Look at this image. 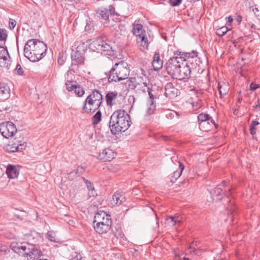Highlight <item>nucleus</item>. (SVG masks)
<instances>
[{
  "instance_id": "1",
  "label": "nucleus",
  "mask_w": 260,
  "mask_h": 260,
  "mask_svg": "<svg viewBox=\"0 0 260 260\" xmlns=\"http://www.w3.org/2000/svg\"><path fill=\"white\" fill-rule=\"evenodd\" d=\"M131 124L130 116L124 110H117L111 116L109 126L111 133L114 135L125 132Z\"/></svg>"
},
{
  "instance_id": "2",
  "label": "nucleus",
  "mask_w": 260,
  "mask_h": 260,
  "mask_svg": "<svg viewBox=\"0 0 260 260\" xmlns=\"http://www.w3.org/2000/svg\"><path fill=\"white\" fill-rule=\"evenodd\" d=\"M47 46L42 41L37 39L27 41L24 48V55L30 61H38L46 54Z\"/></svg>"
},
{
  "instance_id": "3",
  "label": "nucleus",
  "mask_w": 260,
  "mask_h": 260,
  "mask_svg": "<svg viewBox=\"0 0 260 260\" xmlns=\"http://www.w3.org/2000/svg\"><path fill=\"white\" fill-rule=\"evenodd\" d=\"M130 69L128 63L123 60L115 63L110 70L109 74V82H118L128 79Z\"/></svg>"
},
{
  "instance_id": "4",
  "label": "nucleus",
  "mask_w": 260,
  "mask_h": 260,
  "mask_svg": "<svg viewBox=\"0 0 260 260\" xmlns=\"http://www.w3.org/2000/svg\"><path fill=\"white\" fill-rule=\"evenodd\" d=\"M103 103V95L98 90H94L84 101L83 110L87 113H93L98 110Z\"/></svg>"
},
{
  "instance_id": "5",
  "label": "nucleus",
  "mask_w": 260,
  "mask_h": 260,
  "mask_svg": "<svg viewBox=\"0 0 260 260\" xmlns=\"http://www.w3.org/2000/svg\"><path fill=\"white\" fill-rule=\"evenodd\" d=\"M183 61L187 64V66L192 70L196 69L199 67L201 61L198 57V52L197 51H192L191 52H183L181 55Z\"/></svg>"
},
{
  "instance_id": "6",
  "label": "nucleus",
  "mask_w": 260,
  "mask_h": 260,
  "mask_svg": "<svg viewBox=\"0 0 260 260\" xmlns=\"http://www.w3.org/2000/svg\"><path fill=\"white\" fill-rule=\"evenodd\" d=\"M182 56L171 57L165 64L167 72L170 76L174 77L175 75L182 64Z\"/></svg>"
},
{
  "instance_id": "7",
  "label": "nucleus",
  "mask_w": 260,
  "mask_h": 260,
  "mask_svg": "<svg viewBox=\"0 0 260 260\" xmlns=\"http://www.w3.org/2000/svg\"><path fill=\"white\" fill-rule=\"evenodd\" d=\"M17 131L16 126L12 122L8 121L0 124V133L6 138L13 137Z\"/></svg>"
},
{
  "instance_id": "8",
  "label": "nucleus",
  "mask_w": 260,
  "mask_h": 260,
  "mask_svg": "<svg viewBox=\"0 0 260 260\" xmlns=\"http://www.w3.org/2000/svg\"><path fill=\"white\" fill-rule=\"evenodd\" d=\"M180 66L174 78L179 80L188 78L190 77L192 70L187 66V64H185L183 61L182 62V64Z\"/></svg>"
},
{
  "instance_id": "9",
  "label": "nucleus",
  "mask_w": 260,
  "mask_h": 260,
  "mask_svg": "<svg viewBox=\"0 0 260 260\" xmlns=\"http://www.w3.org/2000/svg\"><path fill=\"white\" fill-rule=\"evenodd\" d=\"M116 155V153L113 150L107 148L99 153L98 159L104 162L110 161L115 158Z\"/></svg>"
},
{
  "instance_id": "10",
  "label": "nucleus",
  "mask_w": 260,
  "mask_h": 260,
  "mask_svg": "<svg viewBox=\"0 0 260 260\" xmlns=\"http://www.w3.org/2000/svg\"><path fill=\"white\" fill-rule=\"evenodd\" d=\"M28 246L29 245L27 243L12 242L11 244L10 248L15 252L24 255V253H25L26 250H29Z\"/></svg>"
},
{
  "instance_id": "11",
  "label": "nucleus",
  "mask_w": 260,
  "mask_h": 260,
  "mask_svg": "<svg viewBox=\"0 0 260 260\" xmlns=\"http://www.w3.org/2000/svg\"><path fill=\"white\" fill-rule=\"evenodd\" d=\"M21 142L20 141H17L16 142H13L12 144H8L5 147V149L9 153L21 151L25 147L24 143H21Z\"/></svg>"
},
{
  "instance_id": "12",
  "label": "nucleus",
  "mask_w": 260,
  "mask_h": 260,
  "mask_svg": "<svg viewBox=\"0 0 260 260\" xmlns=\"http://www.w3.org/2000/svg\"><path fill=\"white\" fill-rule=\"evenodd\" d=\"M106 222L107 223H112L110 216L107 215L105 212L101 211L98 212L94 216L93 223H101L102 222L105 223Z\"/></svg>"
},
{
  "instance_id": "13",
  "label": "nucleus",
  "mask_w": 260,
  "mask_h": 260,
  "mask_svg": "<svg viewBox=\"0 0 260 260\" xmlns=\"http://www.w3.org/2000/svg\"><path fill=\"white\" fill-rule=\"evenodd\" d=\"M10 58L7 49L0 46V66L2 67H7Z\"/></svg>"
},
{
  "instance_id": "14",
  "label": "nucleus",
  "mask_w": 260,
  "mask_h": 260,
  "mask_svg": "<svg viewBox=\"0 0 260 260\" xmlns=\"http://www.w3.org/2000/svg\"><path fill=\"white\" fill-rule=\"evenodd\" d=\"M28 248L29 250H26L25 253H24V256L29 257L31 260H38L41 255V251L35 248L33 245H29Z\"/></svg>"
},
{
  "instance_id": "15",
  "label": "nucleus",
  "mask_w": 260,
  "mask_h": 260,
  "mask_svg": "<svg viewBox=\"0 0 260 260\" xmlns=\"http://www.w3.org/2000/svg\"><path fill=\"white\" fill-rule=\"evenodd\" d=\"M137 90L145 93L147 89V79L145 74L143 76H137Z\"/></svg>"
},
{
  "instance_id": "16",
  "label": "nucleus",
  "mask_w": 260,
  "mask_h": 260,
  "mask_svg": "<svg viewBox=\"0 0 260 260\" xmlns=\"http://www.w3.org/2000/svg\"><path fill=\"white\" fill-rule=\"evenodd\" d=\"M94 229L96 233L99 234H104L107 233L110 231L111 226V223H104L103 222L101 223H93Z\"/></svg>"
},
{
  "instance_id": "17",
  "label": "nucleus",
  "mask_w": 260,
  "mask_h": 260,
  "mask_svg": "<svg viewBox=\"0 0 260 260\" xmlns=\"http://www.w3.org/2000/svg\"><path fill=\"white\" fill-rule=\"evenodd\" d=\"M165 94L166 97L169 98H174L178 94V89L176 88L172 83H167L165 87Z\"/></svg>"
},
{
  "instance_id": "18",
  "label": "nucleus",
  "mask_w": 260,
  "mask_h": 260,
  "mask_svg": "<svg viewBox=\"0 0 260 260\" xmlns=\"http://www.w3.org/2000/svg\"><path fill=\"white\" fill-rule=\"evenodd\" d=\"M226 181H223L221 185L224 186L226 185ZM220 186L221 185H218L215 189L210 192L213 199H216V200H220L222 199L223 192Z\"/></svg>"
},
{
  "instance_id": "19",
  "label": "nucleus",
  "mask_w": 260,
  "mask_h": 260,
  "mask_svg": "<svg viewBox=\"0 0 260 260\" xmlns=\"http://www.w3.org/2000/svg\"><path fill=\"white\" fill-rule=\"evenodd\" d=\"M19 173L18 167L12 165H8L7 167L6 174L10 179L17 178Z\"/></svg>"
},
{
  "instance_id": "20",
  "label": "nucleus",
  "mask_w": 260,
  "mask_h": 260,
  "mask_svg": "<svg viewBox=\"0 0 260 260\" xmlns=\"http://www.w3.org/2000/svg\"><path fill=\"white\" fill-rule=\"evenodd\" d=\"M137 42L141 50L148 49L149 43L146 33L137 37Z\"/></svg>"
},
{
  "instance_id": "21",
  "label": "nucleus",
  "mask_w": 260,
  "mask_h": 260,
  "mask_svg": "<svg viewBox=\"0 0 260 260\" xmlns=\"http://www.w3.org/2000/svg\"><path fill=\"white\" fill-rule=\"evenodd\" d=\"M10 88L7 84H0V102L8 99L10 96Z\"/></svg>"
},
{
  "instance_id": "22",
  "label": "nucleus",
  "mask_w": 260,
  "mask_h": 260,
  "mask_svg": "<svg viewBox=\"0 0 260 260\" xmlns=\"http://www.w3.org/2000/svg\"><path fill=\"white\" fill-rule=\"evenodd\" d=\"M152 65L155 71H158L163 66V60L160 59L159 53H155L153 56Z\"/></svg>"
},
{
  "instance_id": "23",
  "label": "nucleus",
  "mask_w": 260,
  "mask_h": 260,
  "mask_svg": "<svg viewBox=\"0 0 260 260\" xmlns=\"http://www.w3.org/2000/svg\"><path fill=\"white\" fill-rule=\"evenodd\" d=\"M103 45V40L102 39H98L93 41L89 45V48L92 51H101Z\"/></svg>"
},
{
  "instance_id": "24",
  "label": "nucleus",
  "mask_w": 260,
  "mask_h": 260,
  "mask_svg": "<svg viewBox=\"0 0 260 260\" xmlns=\"http://www.w3.org/2000/svg\"><path fill=\"white\" fill-rule=\"evenodd\" d=\"M117 97V93L115 91L108 92L105 96L107 106L112 107L115 104V100Z\"/></svg>"
},
{
  "instance_id": "25",
  "label": "nucleus",
  "mask_w": 260,
  "mask_h": 260,
  "mask_svg": "<svg viewBox=\"0 0 260 260\" xmlns=\"http://www.w3.org/2000/svg\"><path fill=\"white\" fill-rule=\"evenodd\" d=\"M102 49L101 52L104 55L112 56L114 54V51L111 45L107 42L103 40V45L102 46Z\"/></svg>"
},
{
  "instance_id": "26",
  "label": "nucleus",
  "mask_w": 260,
  "mask_h": 260,
  "mask_svg": "<svg viewBox=\"0 0 260 260\" xmlns=\"http://www.w3.org/2000/svg\"><path fill=\"white\" fill-rule=\"evenodd\" d=\"M132 32L136 37L146 33L145 30L143 29V25L137 23V21H135L133 24Z\"/></svg>"
},
{
  "instance_id": "27",
  "label": "nucleus",
  "mask_w": 260,
  "mask_h": 260,
  "mask_svg": "<svg viewBox=\"0 0 260 260\" xmlns=\"http://www.w3.org/2000/svg\"><path fill=\"white\" fill-rule=\"evenodd\" d=\"M124 200V197L120 192H116L112 197V204L114 205H120Z\"/></svg>"
},
{
  "instance_id": "28",
  "label": "nucleus",
  "mask_w": 260,
  "mask_h": 260,
  "mask_svg": "<svg viewBox=\"0 0 260 260\" xmlns=\"http://www.w3.org/2000/svg\"><path fill=\"white\" fill-rule=\"evenodd\" d=\"M179 164V170L174 171L172 175L171 176V181L172 183L175 182L177 179L181 176L182 171L184 169V167L180 161L178 162Z\"/></svg>"
},
{
  "instance_id": "29",
  "label": "nucleus",
  "mask_w": 260,
  "mask_h": 260,
  "mask_svg": "<svg viewBox=\"0 0 260 260\" xmlns=\"http://www.w3.org/2000/svg\"><path fill=\"white\" fill-rule=\"evenodd\" d=\"M198 119L199 121L200 126H201L202 124L204 122H207L208 124H209L210 121H211L212 123H214V121L213 119H210V117L208 114L201 113L198 116Z\"/></svg>"
},
{
  "instance_id": "30",
  "label": "nucleus",
  "mask_w": 260,
  "mask_h": 260,
  "mask_svg": "<svg viewBox=\"0 0 260 260\" xmlns=\"http://www.w3.org/2000/svg\"><path fill=\"white\" fill-rule=\"evenodd\" d=\"M73 62H76L78 64H82L84 63V57L79 51H76L72 56Z\"/></svg>"
},
{
  "instance_id": "31",
  "label": "nucleus",
  "mask_w": 260,
  "mask_h": 260,
  "mask_svg": "<svg viewBox=\"0 0 260 260\" xmlns=\"http://www.w3.org/2000/svg\"><path fill=\"white\" fill-rule=\"evenodd\" d=\"M82 179H83V180L84 181V182L86 183L87 188L88 190H89V192H88L89 196L90 197H94L96 194V193L94 190V186H93L92 183H91L90 181H88V180H87L86 179H85L84 177H83Z\"/></svg>"
},
{
  "instance_id": "32",
  "label": "nucleus",
  "mask_w": 260,
  "mask_h": 260,
  "mask_svg": "<svg viewBox=\"0 0 260 260\" xmlns=\"http://www.w3.org/2000/svg\"><path fill=\"white\" fill-rule=\"evenodd\" d=\"M218 88L221 96L226 95L229 90L228 85L224 82L219 83Z\"/></svg>"
},
{
  "instance_id": "33",
  "label": "nucleus",
  "mask_w": 260,
  "mask_h": 260,
  "mask_svg": "<svg viewBox=\"0 0 260 260\" xmlns=\"http://www.w3.org/2000/svg\"><path fill=\"white\" fill-rule=\"evenodd\" d=\"M85 171V169L83 167L79 166L76 169L70 172L69 177H74L75 176H80Z\"/></svg>"
},
{
  "instance_id": "34",
  "label": "nucleus",
  "mask_w": 260,
  "mask_h": 260,
  "mask_svg": "<svg viewBox=\"0 0 260 260\" xmlns=\"http://www.w3.org/2000/svg\"><path fill=\"white\" fill-rule=\"evenodd\" d=\"M137 77L135 78H129L127 83L129 87L133 89L137 90Z\"/></svg>"
},
{
  "instance_id": "35",
  "label": "nucleus",
  "mask_w": 260,
  "mask_h": 260,
  "mask_svg": "<svg viewBox=\"0 0 260 260\" xmlns=\"http://www.w3.org/2000/svg\"><path fill=\"white\" fill-rule=\"evenodd\" d=\"M155 110V105L154 102L149 101L148 102L147 108L146 109V114L148 116L152 115Z\"/></svg>"
},
{
  "instance_id": "36",
  "label": "nucleus",
  "mask_w": 260,
  "mask_h": 260,
  "mask_svg": "<svg viewBox=\"0 0 260 260\" xmlns=\"http://www.w3.org/2000/svg\"><path fill=\"white\" fill-rule=\"evenodd\" d=\"M97 14H99L102 19L107 20L109 18V14L107 9H100L97 11Z\"/></svg>"
},
{
  "instance_id": "37",
  "label": "nucleus",
  "mask_w": 260,
  "mask_h": 260,
  "mask_svg": "<svg viewBox=\"0 0 260 260\" xmlns=\"http://www.w3.org/2000/svg\"><path fill=\"white\" fill-rule=\"evenodd\" d=\"M102 113L100 111H98L92 117V124H98L101 120Z\"/></svg>"
},
{
  "instance_id": "38",
  "label": "nucleus",
  "mask_w": 260,
  "mask_h": 260,
  "mask_svg": "<svg viewBox=\"0 0 260 260\" xmlns=\"http://www.w3.org/2000/svg\"><path fill=\"white\" fill-rule=\"evenodd\" d=\"M229 30H230V29L228 28V27L226 26H222L216 30V35L218 36H224Z\"/></svg>"
},
{
  "instance_id": "39",
  "label": "nucleus",
  "mask_w": 260,
  "mask_h": 260,
  "mask_svg": "<svg viewBox=\"0 0 260 260\" xmlns=\"http://www.w3.org/2000/svg\"><path fill=\"white\" fill-rule=\"evenodd\" d=\"M74 91H75V93L79 97L82 96L85 93L83 88L79 85H76Z\"/></svg>"
},
{
  "instance_id": "40",
  "label": "nucleus",
  "mask_w": 260,
  "mask_h": 260,
  "mask_svg": "<svg viewBox=\"0 0 260 260\" xmlns=\"http://www.w3.org/2000/svg\"><path fill=\"white\" fill-rule=\"evenodd\" d=\"M7 31L5 29L0 28V41H6L7 39Z\"/></svg>"
},
{
  "instance_id": "41",
  "label": "nucleus",
  "mask_w": 260,
  "mask_h": 260,
  "mask_svg": "<svg viewBox=\"0 0 260 260\" xmlns=\"http://www.w3.org/2000/svg\"><path fill=\"white\" fill-rule=\"evenodd\" d=\"M48 239L52 242H56L57 238L55 233L53 231H49L47 233Z\"/></svg>"
},
{
  "instance_id": "42",
  "label": "nucleus",
  "mask_w": 260,
  "mask_h": 260,
  "mask_svg": "<svg viewBox=\"0 0 260 260\" xmlns=\"http://www.w3.org/2000/svg\"><path fill=\"white\" fill-rule=\"evenodd\" d=\"M66 87L67 90L69 91H72L74 90L77 85H73L72 84V81L70 80H67L66 82Z\"/></svg>"
},
{
  "instance_id": "43",
  "label": "nucleus",
  "mask_w": 260,
  "mask_h": 260,
  "mask_svg": "<svg viewBox=\"0 0 260 260\" xmlns=\"http://www.w3.org/2000/svg\"><path fill=\"white\" fill-rule=\"evenodd\" d=\"M166 220L167 221L168 223L170 226H174L176 224H178L177 222H176V220H175V218H174L173 216H168L166 218Z\"/></svg>"
},
{
  "instance_id": "44",
  "label": "nucleus",
  "mask_w": 260,
  "mask_h": 260,
  "mask_svg": "<svg viewBox=\"0 0 260 260\" xmlns=\"http://www.w3.org/2000/svg\"><path fill=\"white\" fill-rule=\"evenodd\" d=\"M77 67V65L75 63H74L73 62L72 63L71 66L69 69V70L66 73V76H67V78H68L70 74H72V72H75V68Z\"/></svg>"
},
{
  "instance_id": "45",
  "label": "nucleus",
  "mask_w": 260,
  "mask_h": 260,
  "mask_svg": "<svg viewBox=\"0 0 260 260\" xmlns=\"http://www.w3.org/2000/svg\"><path fill=\"white\" fill-rule=\"evenodd\" d=\"M146 91L148 92V95L149 97V99L148 100V102H149V101L154 102V96L152 93V90L147 86Z\"/></svg>"
},
{
  "instance_id": "46",
  "label": "nucleus",
  "mask_w": 260,
  "mask_h": 260,
  "mask_svg": "<svg viewBox=\"0 0 260 260\" xmlns=\"http://www.w3.org/2000/svg\"><path fill=\"white\" fill-rule=\"evenodd\" d=\"M15 71L19 75H22L24 73V71L20 64H17Z\"/></svg>"
},
{
  "instance_id": "47",
  "label": "nucleus",
  "mask_w": 260,
  "mask_h": 260,
  "mask_svg": "<svg viewBox=\"0 0 260 260\" xmlns=\"http://www.w3.org/2000/svg\"><path fill=\"white\" fill-rule=\"evenodd\" d=\"M16 21L13 19L10 18L9 21V28L10 29H13L14 28L16 25Z\"/></svg>"
},
{
  "instance_id": "48",
  "label": "nucleus",
  "mask_w": 260,
  "mask_h": 260,
  "mask_svg": "<svg viewBox=\"0 0 260 260\" xmlns=\"http://www.w3.org/2000/svg\"><path fill=\"white\" fill-rule=\"evenodd\" d=\"M182 0H169L170 5L173 6H179L182 2Z\"/></svg>"
},
{
  "instance_id": "49",
  "label": "nucleus",
  "mask_w": 260,
  "mask_h": 260,
  "mask_svg": "<svg viewBox=\"0 0 260 260\" xmlns=\"http://www.w3.org/2000/svg\"><path fill=\"white\" fill-rule=\"evenodd\" d=\"M108 11L109 12V14L117 15V14L115 13V8L112 5H110L109 6V9L108 10Z\"/></svg>"
},
{
  "instance_id": "50",
  "label": "nucleus",
  "mask_w": 260,
  "mask_h": 260,
  "mask_svg": "<svg viewBox=\"0 0 260 260\" xmlns=\"http://www.w3.org/2000/svg\"><path fill=\"white\" fill-rule=\"evenodd\" d=\"M174 218H175L176 220V222L178 223V224H180V223L181 222V220L182 219V217L179 215H176L175 216H173Z\"/></svg>"
},
{
  "instance_id": "51",
  "label": "nucleus",
  "mask_w": 260,
  "mask_h": 260,
  "mask_svg": "<svg viewBox=\"0 0 260 260\" xmlns=\"http://www.w3.org/2000/svg\"><path fill=\"white\" fill-rule=\"evenodd\" d=\"M259 85L258 84H255L254 83H252L250 85V89L252 90H254L259 87Z\"/></svg>"
},
{
  "instance_id": "52",
  "label": "nucleus",
  "mask_w": 260,
  "mask_h": 260,
  "mask_svg": "<svg viewBox=\"0 0 260 260\" xmlns=\"http://www.w3.org/2000/svg\"><path fill=\"white\" fill-rule=\"evenodd\" d=\"M7 250V247L5 245H3L0 244V251L6 252Z\"/></svg>"
},
{
  "instance_id": "53",
  "label": "nucleus",
  "mask_w": 260,
  "mask_h": 260,
  "mask_svg": "<svg viewBox=\"0 0 260 260\" xmlns=\"http://www.w3.org/2000/svg\"><path fill=\"white\" fill-rule=\"evenodd\" d=\"M174 253L175 254V256L176 257V260L177 259H179V258L180 257L179 256V253H178L177 249L174 250Z\"/></svg>"
},
{
  "instance_id": "54",
  "label": "nucleus",
  "mask_w": 260,
  "mask_h": 260,
  "mask_svg": "<svg viewBox=\"0 0 260 260\" xmlns=\"http://www.w3.org/2000/svg\"><path fill=\"white\" fill-rule=\"evenodd\" d=\"M250 134L252 135H254L255 134V127H252V126L250 125Z\"/></svg>"
},
{
  "instance_id": "55",
  "label": "nucleus",
  "mask_w": 260,
  "mask_h": 260,
  "mask_svg": "<svg viewBox=\"0 0 260 260\" xmlns=\"http://www.w3.org/2000/svg\"><path fill=\"white\" fill-rule=\"evenodd\" d=\"M259 124V122L256 121H252L250 125L252 126V127H255Z\"/></svg>"
},
{
  "instance_id": "56",
  "label": "nucleus",
  "mask_w": 260,
  "mask_h": 260,
  "mask_svg": "<svg viewBox=\"0 0 260 260\" xmlns=\"http://www.w3.org/2000/svg\"><path fill=\"white\" fill-rule=\"evenodd\" d=\"M228 22L231 23L233 21V19L231 16H230L228 18Z\"/></svg>"
},
{
  "instance_id": "57",
  "label": "nucleus",
  "mask_w": 260,
  "mask_h": 260,
  "mask_svg": "<svg viewBox=\"0 0 260 260\" xmlns=\"http://www.w3.org/2000/svg\"><path fill=\"white\" fill-rule=\"evenodd\" d=\"M71 1L74 2L76 4H78L80 2L81 0H70Z\"/></svg>"
},
{
  "instance_id": "58",
  "label": "nucleus",
  "mask_w": 260,
  "mask_h": 260,
  "mask_svg": "<svg viewBox=\"0 0 260 260\" xmlns=\"http://www.w3.org/2000/svg\"><path fill=\"white\" fill-rule=\"evenodd\" d=\"M177 260H189V259L188 258H185V257L181 258V257H180L179 259H177Z\"/></svg>"
},
{
  "instance_id": "59",
  "label": "nucleus",
  "mask_w": 260,
  "mask_h": 260,
  "mask_svg": "<svg viewBox=\"0 0 260 260\" xmlns=\"http://www.w3.org/2000/svg\"><path fill=\"white\" fill-rule=\"evenodd\" d=\"M230 192H231V189H229L228 190V192H227L226 193V194H226V196H228L229 194H230Z\"/></svg>"
},
{
  "instance_id": "60",
  "label": "nucleus",
  "mask_w": 260,
  "mask_h": 260,
  "mask_svg": "<svg viewBox=\"0 0 260 260\" xmlns=\"http://www.w3.org/2000/svg\"><path fill=\"white\" fill-rule=\"evenodd\" d=\"M189 248H190V249H191V250H192V251H193V250H194V248H192L191 246H189Z\"/></svg>"
},
{
  "instance_id": "61",
  "label": "nucleus",
  "mask_w": 260,
  "mask_h": 260,
  "mask_svg": "<svg viewBox=\"0 0 260 260\" xmlns=\"http://www.w3.org/2000/svg\"><path fill=\"white\" fill-rule=\"evenodd\" d=\"M71 221L73 222V221H71V220H70V221L69 222V224H71V223H70V222H71Z\"/></svg>"
}]
</instances>
